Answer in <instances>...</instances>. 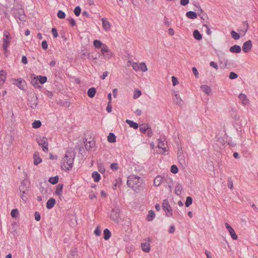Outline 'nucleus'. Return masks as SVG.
Wrapping results in <instances>:
<instances>
[{"label": "nucleus", "instance_id": "1", "mask_svg": "<svg viewBox=\"0 0 258 258\" xmlns=\"http://www.w3.org/2000/svg\"><path fill=\"white\" fill-rule=\"evenodd\" d=\"M76 157V153L72 149L67 150L61 165V168L65 171L71 170L73 166L74 160Z\"/></svg>", "mask_w": 258, "mask_h": 258}, {"label": "nucleus", "instance_id": "2", "mask_svg": "<svg viewBox=\"0 0 258 258\" xmlns=\"http://www.w3.org/2000/svg\"><path fill=\"white\" fill-rule=\"evenodd\" d=\"M127 185L136 192H138L139 187L142 188L145 186V183L140 177L133 175L128 177Z\"/></svg>", "mask_w": 258, "mask_h": 258}, {"label": "nucleus", "instance_id": "3", "mask_svg": "<svg viewBox=\"0 0 258 258\" xmlns=\"http://www.w3.org/2000/svg\"><path fill=\"white\" fill-rule=\"evenodd\" d=\"M12 14L17 20H19L21 22H25L26 20V16L22 8L12 9Z\"/></svg>", "mask_w": 258, "mask_h": 258}, {"label": "nucleus", "instance_id": "4", "mask_svg": "<svg viewBox=\"0 0 258 258\" xmlns=\"http://www.w3.org/2000/svg\"><path fill=\"white\" fill-rule=\"evenodd\" d=\"M36 142L39 146L42 147V150L47 153L48 152V139L45 137L38 136L36 138Z\"/></svg>", "mask_w": 258, "mask_h": 258}, {"label": "nucleus", "instance_id": "5", "mask_svg": "<svg viewBox=\"0 0 258 258\" xmlns=\"http://www.w3.org/2000/svg\"><path fill=\"white\" fill-rule=\"evenodd\" d=\"M162 207L164 211L166 212V216L169 217L172 216V210L167 199L163 200Z\"/></svg>", "mask_w": 258, "mask_h": 258}, {"label": "nucleus", "instance_id": "6", "mask_svg": "<svg viewBox=\"0 0 258 258\" xmlns=\"http://www.w3.org/2000/svg\"><path fill=\"white\" fill-rule=\"evenodd\" d=\"M11 82L13 84L16 85L20 89L23 90L26 86V81L21 78L18 79L13 78L12 79Z\"/></svg>", "mask_w": 258, "mask_h": 258}, {"label": "nucleus", "instance_id": "7", "mask_svg": "<svg viewBox=\"0 0 258 258\" xmlns=\"http://www.w3.org/2000/svg\"><path fill=\"white\" fill-rule=\"evenodd\" d=\"M177 158L179 163L184 168L187 165V162L185 160V156L182 151V150H178L177 153Z\"/></svg>", "mask_w": 258, "mask_h": 258}, {"label": "nucleus", "instance_id": "8", "mask_svg": "<svg viewBox=\"0 0 258 258\" xmlns=\"http://www.w3.org/2000/svg\"><path fill=\"white\" fill-rule=\"evenodd\" d=\"M158 147L160 149L163 150L164 153H165L166 150V145L167 144V142L166 141V139L164 137H160L158 139Z\"/></svg>", "mask_w": 258, "mask_h": 258}, {"label": "nucleus", "instance_id": "9", "mask_svg": "<svg viewBox=\"0 0 258 258\" xmlns=\"http://www.w3.org/2000/svg\"><path fill=\"white\" fill-rule=\"evenodd\" d=\"M120 210L118 208H112L110 212V218L114 221H117L119 217Z\"/></svg>", "mask_w": 258, "mask_h": 258}, {"label": "nucleus", "instance_id": "10", "mask_svg": "<svg viewBox=\"0 0 258 258\" xmlns=\"http://www.w3.org/2000/svg\"><path fill=\"white\" fill-rule=\"evenodd\" d=\"M38 97L35 95H33L30 98L28 99V105L32 109H35L38 104Z\"/></svg>", "mask_w": 258, "mask_h": 258}, {"label": "nucleus", "instance_id": "11", "mask_svg": "<svg viewBox=\"0 0 258 258\" xmlns=\"http://www.w3.org/2000/svg\"><path fill=\"white\" fill-rule=\"evenodd\" d=\"M102 54L106 58H110L112 56V52L108 47L105 44L101 49Z\"/></svg>", "mask_w": 258, "mask_h": 258}, {"label": "nucleus", "instance_id": "12", "mask_svg": "<svg viewBox=\"0 0 258 258\" xmlns=\"http://www.w3.org/2000/svg\"><path fill=\"white\" fill-rule=\"evenodd\" d=\"M252 47V42L250 40H248L245 42L242 46V50L245 52H248Z\"/></svg>", "mask_w": 258, "mask_h": 258}, {"label": "nucleus", "instance_id": "13", "mask_svg": "<svg viewBox=\"0 0 258 258\" xmlns=\"http://www.w3.org/2000/svg\"><path fill=\"white\" fill-rule=\"evenodd\" d=\"M225 226L228 232H229L231 238L233 240H236L238 238L237 235L235 233V231L233 229V228L227 223H225Z\"/></svg>", "mask_w": 258, "mask_h": 258}, {"label": "nucleus", "instance_id": "14", "mask_svg": "<svg viewBox=\"0 0 258 258\" xmlns=\"http://www.w3.org/2000/svg\"><path fill=\"white\" fill-rule=\"evenodd\" d=\"M85 147L87 150H91L95 146V142L93 139L87 141V140H85Z\"/></svg>", "mask_w": 258, "mask_h": 258}, {"label": "nucleus", "instance_id": "15", "mask_svg": "<svg viewBox=\"0 0 258 258\" xmlns=\"http://www.w3.org/2000/svg\"><path fill=\"white\" fill-rule=\"evenodd\" d=\"M34 164L37 165L42 162L38 152H35L33 155Z\"/></svg>", "mask_w": 258, "mask_h": 258}, {"label": "nucleus", "instance_id": "16", "mask_svg": "<svg viewBox=\"0 0 258 258\" xmlns=\"http://www.w3.org/2000/svg\"><path fill=\"white\" fill-rule=\"evenodd\" d=\"M149 241L150 240H149L148 242H142L141 244L142 250L145 252H148L150 250V245L149 243Z\"/></svg>", "mask_w": 258, "mask_h": 258}, {"label": "nucleus", "instance_id": "17", "mask_svg": "<svg viewBox=\"0 0 258 258\" xmlns=\"http://www.w3.org/2000/svg\"><path fill=\"white\" fill-rule=\"evenodd\" d=\"M55 203V200L54 198H51L47 201L46 205V208L48 209H51L54 207Z\"/></svg>", "mask_w": 258, "mask_h": 258}, {"label": "nucleus", "instance_id": "18", "mask_svg": "<svg viewBox=\"0 0 258 258\" xmlns=\"http://www.w3.org/2000/svg\"><path fill=\"white\" fill-rule=\"evenodd\" d=\"M229 50L232 53H238L241 52V48L239 45H234L230 48Z\"/></svg>", "mask_w": 258, "mask_h": 258}, {"label": "nucleus", "instance_id": "19", "mask_svg": "<svg viewBox=\"0 0 258 258\" xmlns=\"http://www.w3.org/2000/svg\"><path fill=\"white\" fill-rule=\"evenodd\" d=\"M201 88L208 95L212 94V89L209 86L203 85L201 86Z\"/></svg>", "mask_w": 258, "mask_h": 258}, {"label": "nucleus", "instance_id": "20", "mask_svg": "<svg viewBox=\"0 0 258 258\" xmlns=\"http://www.w3.org/2000/svg\"><path fill=\"white\" fill-rule=\"evenodd\" d=\"M163 177L161 175H157L154 179V185L155 186H159L162 183Z\"/></svg>", "mask_w": 258, "mask_h": 258}, {"label": "nucleus", "instance_id": "21", "mask_svg": "<svg viewBox=\"0 0 258 258\" xmlns=\"http://www.w3.org/2000/svg\"><path fill=\"white\" fill-rule=\"evenodd\" d=\"M101 21L104 29L105 30L109 29L110 28V24L107 20V18H103L102 19Z\"/></svg>", "mask_w": 258, "mask_h": 258}, {"label": "nucleus", "instance_id": "22", "mask_svg": "<svg viewBox=\"0 0 258 258\" xmlns=\"http://www.w3.org/2000/svg\"><path fill=\"white\" fill-rule=\"evenodd\" d=\"M63 185L62 184L59 183L56 188V190L55 191V194L58 196H61L62 193V188Z\"/></svg>", "mask_w": 258, "mask_h": 258}, {"label": "nucleus", "instance_id": "23", "mask_svg": "<svg viewBox=\"0 0 258 258\" xmlns=\"http://www.w3.org/2000/svg\"><path fill=\"white\" fill-rule=\"evenodd\" d=\"M93 45L96 48H101V49L103 46H105V44H103L100 40H94L93 41Z\"/></svg>", "mask_w": 258, "mask_h": 258}, {"label": "nucleus", "instance_id": "24", "mask_svg": "<svg viewBox=\"0 0 258 258\" xmlns=\"http://www.w3.org/2000/svg\"><path fill=\"white\" fill-rule=\"evenodd\" d=\"M78 257V254H77V248H74L71 249V250L70 251L69 254L68 255V258H77Z\"/></svg>", "mask_w": 258, "mask_h": 258}, {"label": "nucleus", "instance_id": "25", "mask_svg": "<svg viewBox=\"0 0 258 258\" xmlns=\"http://www.w3.org/2000/svg\"><path fill=\"white\" fill-rule=\"evenodd\" d=\"M96 93V89L94 87H91L88 89L87 95L90 98H92L95 96Z\"/></svg>", "mask_w": 258, "mask_h": 258}, {"label": "nucleus", "instance_id": "26", "mask_svg": "<svg viewBox=\"0 0 258 258\" xmlns=\"http://www.w3.org/2000/svg\"><path fill=\"white\" fill-rule=\"evenodd\" d=\"M125 122L130 125L131 127H132L134 129H137L139 127L138 124L133 120L126 119Z\"/></svg>", "mask_w": 258, "mask_h": 258}, {"label": "nucleus", "instance_id": "27", "mask_svg": "<svg viewBox=\"0 0 258 258\" xmlns=\"http://www.w3.org/2000/svg\"><path fill=\"white\" fill-rule=\"evenodd\" d=\"M92 176L94 179V181L96 182H99L101 179L100 174L97 171L93 172Z\"/></svg>", "mask_w": 258, "mask_h": 258}, {"label": "nucleus", "instance_id": "28", "mask_svg": "<svg viewBox=\"0 0 258 258\" xmlns=\"http://www.w3.org/2000/svg\"><path fill=\"white\" fill-rule=\"evenodd\" d=\"M111 235V232L107 228L105 229L103 231V238L105 240H108Z\"/></svg>", "mask_w": 258, "mask_h": 258}, {"label": "nucleus", "instance_id": "29", "mask_svg": "<svg viewBox=\"0 0 258 258\" xmlns=\"http://www.w3.org/2000/svg\"><path fill=\"white\" fill-rule=\"evenodd\" d=\"M140 131L142 134H145L149 128L148 124L143 123L141 124L140 126Z\"/></svg>", "mask_w": 258, "mask_h": 258}, {"label": "nucleus", "instance_id": "30", "mask_svg": "<svg viewBox=\"0 0 258 258\" xmlns=\"http://www.w3.org/2000/svg\"><path fill=\"white\" fill-rule=\"evenodd\" d=\"M186 16L191 19H195L197 18V14L193 11H188L186 13Z\"/></svg>", "mask_w": 258, "mask_h": 258}, {"label": "nucleus", "instance_id": "31", "mask_svg": "<svg viewBox=\"0 0 258 258\" xmlns=\"http://www.w3.org/2000/svg\"><path fill=\"white\" fill-rule=\"evenodd\" d=\"M11 39V37L10 33L8 31H5L4 32L3 42H10Z\"/></svg>", "mask_w": 258, "mask_h": 258}, {"label": "nucleus", "instance_id": "32", "mask_svg": "<svg viewBox=\"0 0 258 258\" xmlns=\"http://www.w3.org/2000/svg\"><path fill=\"white\" fill-rule=\"evenodd\" d=\"M239 98L242 101L243 104L245 105L248 102L246 96L243 93H240L238 96Z\"/></svg>", "mask_w": 258, "mask_h": 258}, {"label": "nucleus", "instance_id": "33", "mask_svg": "<svg viewBox=\"0 0 258 258\" xmlns=\"http://www.w3.org/2000/svg\"><path fill=\"white\" fill-rule=\"evenodd\" d=\"M194 38L197 40H200L202 39V35L200 33L198 30H195L193 32Z\"/></svg>", "mask_w": 258, "mask_h": 258}, {"label": "nucleus", "instance_id": "34", "mask_svg": "<svg viewBox=\"0 0 258 258\" xmlns=\"http://www.w3.org/2000/svg\"><path fill=\"white\" fill-rule=\"evenodd\" d=\"M107 140L109 143H114L116 142V136L113 133H110L107 137Z\"/></svg>", "mask_w": 258, "mask_h": 258}, {"label": "nucleus", "instance_id": "35", "mask_svg": "<svg viewBox=\"0 0 258 258\" xmlns=\"http://www.w3.org/2000/svg\"><path fill=\"white\" fill-rule=\"evenodd\" d=\"M35 78L37 79V80L38 81H39V82L41 84H44L45 83H46L47 82V78L46 76H42L39 75V76H37L35 77Z\"/></svg>", "mask_w": 258, "mask_h": 258}, {"label": "nucleus", "instance_id": "36", "mask_svg": "<svg viewBox=\"0 0 258 258\" xmlns=\"http://www.w3.org/2000/svg\"><path fill=\"white\" fill-rule=\"evenodd\" d=\"M59 177L58 175H56L54 177H50L48 181L52 184H55L58 182Z\"/></svg>", "mask_w": 258, "mask_h": 258}, {"label": "nucleus", "instance_id": "37", "mask_svg": "<svg viewBox=\"0 0 258 258\" xmlns=\"http://www.w3.org/2000/svg\"><path fill=\"white\" fill-rule=\"evenodd\" d=\"M175 98L174 99V101L178 105H182V100L177 93L175 94Z\"/></svg>", "mask_w": 258, "mask_h": 258}, {"label": "nucleus", "instance_id": "38", "mask_svg": "<svg viewBox=\"0 0 258 258\" xmlns=\"http://www.w3.org/2000/svg\"><path fill=\"white\" fill-rule=\"evenodd\" d=\"M28 188V187L26 186V185L24 181H23L19 186V190L20 192L23 191V194H25V191L27 190Z\"/></svg>", "mask_w": 258, "mask_h": 258}, {"label": "nucleus", "instance_id": "39", "mask_svg": "<svg viewBox=\"0 0 258 258\" xmlns=\"http://www.w3.org/2000/svg\"><path fill=\"white\" fill-rule=\"evenodd\" d=\"M155 214L153 210H150L149 211L147 220L149 221H152L153 219L155 218Z\"/></svg>", "mask_w": 258, "mask_h": 258}, {"label": "nucleus", "instance_id": "40", "mask_svg": "<svg viewBox=\"0 0 258 258\" xmlns=\"http://www.w3.org/2000/svg\"><path fill=\"white\" fill-rule=\"evenodd\" d=\"M31 84L32 85L35 87V88H41V86L39 85L38 80L37 79L34 77L31 81Z\"/></svg>", "mask_w": 258, "mask_h": 258}, {"label": "nucleus", "instance_id": "41", "mask_svg": "<svg viewBox=\"0 0 258 258\" xmlns=\"http://www.w3.org/2000/svg\"><path fill=\"white\" fill-rule=\"evenodd\" d=\"M139 70L143 72L147 71L148 68L145 62H141L139 64Z\"/></svg>", "mask_w": 258, "mask_h": 258}, {"label": "nucleus", "instance_id": "42", "mask_svg": "<svg viewBox=\"0 0 258 258\" xmlns=\"http://www.w3.org/2000/svg\"><path fill=\"white\" fill-rule=\"evenodd\" d=\"M182 190V187L181 185H177L175 187V192L177 195H180L181 194Z\"/></svg>", "mask_w": 258, "mask_h": 258}, {"label": "nucleus", "instance_id": "43", "mask_svg": "<svg viewBox=\"0 0 258 258\" xmlns=\"http://www.w3.org/2000/svg\"><path fill=\"white\" fill-rule=\"evenodd\" d=\"M41 125V122L38 120H35L32 123V127L34 128H38L40 127Z\"/></svg>", "mask_w": 258, "mask_h": 258}, {"label": "nucleus", "instance_id": "44", "mask_svg": "<svg viewBox=\"0 0 258 258\" xmlns=\"http://www.w3.org/2000/svg\"><path fill=\"white\" fill-rule=\"evenodd\" d=\"M231 35L234 40H238L240 38V35L234 30L231 31Z\"/></svg>", "mask_w": 258, "mask_h": 258}, {"label": "nucleus", "instance_id": "45", "mask_svg": "<svg viewBox=\"0 0 258 258\" xmlns=\"http://www.w3.org/2000/svg\"><path fill=\"white\" fill-rule=\"evenodd\" d=\"M19 214L18 210L17 209H13L11 212V215L13 218H17Z\"/></svg>", "mask_w": 258, "mask_h": 258}, {"label": "nucleus", "instance_id": "46", "mask_svg": "<svg viewBox=\"0 0 258 258\" xmlns=\"http://www.w3.org/2000/svg\"><path fill=\"white\" fill-rule=\"evenodd\" d=\"M192 203V199L191 197H187L186 199V202L185 203V206L188 207Z\"/></svg>", "mask_w": 258, "mask_h": 258}, {"label": "nucleus", "instance_id": "47", "mask_svg": "<svg viewBox=\"0 0 258 258\" xmlns=\"http://www.w3.org/2000/svg\"><path fill=\"white\" fill-rule=\"evenodd\" d=\"M141 91L139 89L135 90L134 93V99H137L139 98L141 95Z\"/></svg>", "mask_w": 258, "mask_h": 258}, {"label": "nucleus", "instance_id": "48", "mask_svg": "<svg viewBox=\"0 0 258 258\" xmlns=\"http://www.w3.org/2000/svg\"><path fill=\"white\" fill-rule=\"evenodd\" d=\"M57 17L59 18V19H64L66 17V14L64 12H63L61 10H59L57 12Z\"/></svg>", "mask_w": 258, "mask_h": 258}, {"label": "nucleus", "instance_id": "49", "mask_svg": "<svg viewBox=\"0 0 258 258\" xmlns=\"http://www.w3.org/2000/svg\"><path fill=\"white\" fill-rule=\"evenodd\" d=\"M74 12L76 16H79L81 13V8L80 6H77L74 11Z\"/></svg>", "mask_w": 258, "mask_h": 258}, {"label": "nucleus", "instance_id": "50", "mask_svg": "<svg viewBox=\"0 0 258 258\" xmlns=\"http://www.w3.org/2000/svg\"><path fill=\"white\" fill-rule=\"evenodd\" d=\"M228 61L224 60L223 61H220V67L221 69H224L226 68Z\"/></svg>", "mask_w": 258, "mask_h": 258}, {"label": "nucleus", "instance_id": "51", "mask_svg": "<svg viewBox=\"0 0 258 258\" xmlns=\"http://www.w3.org/2000/svg\"><path fill=\"white\" fill-rule=\"evenodd\" d=\"M10 42H3V48L4 50L5 51V53L6 54L8 51V48L9 46Z\"/></svg>", "mask_w": 258, "mask_h": 258}, {"label": "nucleus", "instance_id": "52", "mask_svg": "<svg viewBox=\"0 0 258 258\" xmlns=\"http://www.w3.org/2000/svg\"><path fill=\"white\" fill-rule=\"evenodd\" d=\"M170 171L172 173L176 174L178 172V168L175 165H173L171 167Z\"/></svg>", "mask_w": 258, "mask_h": 258}, {"label": "nucleus", "instance_id": "53", "mask_svg": "<svg viewBox=\"0 0 258 258\" xmlns=\"http://www.w3.org/2000/svg\"><path fill=\"white\" fill-rule=\"evenodd\" d=\"M110 168L114 171H116L118 169L119 167L117 163H113L110 165Z\"/></svg>", "mask_w": 258, "mask_h": 258}, {"label": "nucleus", "instance_id": "54", "mask_svg": "<svg viewBox=\"0 0 258 258\" xmlns=\"http://www.w3.org/2000/svg\"><path fill=\"white\" fill-rule=\"evenodd\" d=\"M238 75L234 72H231L230 73L229 78L231 80H233L237 78Z\"/></svg>", "mask_w": 258, "mask_h": 258}, {"label": "nucleus", "instance_id": "55", "mask_svg": "<svg viewBox=\"0 0 258 258\" xmlns=\"http://www.w3.org/2000/svg\"><path fill=\"white\" fill-rule=\"evenodd\" d=\"M98 171L101 173H104L105 171V168L104 167V166L102 164H99L98 165Z\"/></svg>", "mask_w": 258, "mask_h": 258}, {"label": "nucleus", "instance_id": "56", "mask_svg": "<svg viewBox=\"0 0 258 258\" xmlns=\"http://www.w3.org/2000/svg\"><path fill=\"white\" fill-rule=\"evenodd\" d=\"M35 219L37 221H39L41 219V216L38 212H35L34 213Z\"/></svg>", "mask_w": 258, "mask_h": 258}, {"label": "nucleus", "instance_id": "57", "mask_svg": "<svg viewBox=\"0 0 258 258\" xmlns=\"http://www.w3.org/2000/svg\"><path fill=\"white\" fill-rule=\"evenodd\" d=\"M227 186L230 189L233 188V182L231 177H229L228 179Z\"/></svg>", "mask_w": 258, "mask_h": 258}, {"label": "nucleus", "instance_id": "58", "mask_svg": "<svg viewBox=\"0 0 258 258\" xmlns=\"http://www.w3.org/2000/svg\"><path fill=\"white\" fill-rule=\"evenodd\" d=\"M51 32L54 38H56L58 37L57 29L55 28H52L51 29Z\"/></svg>", "mask_w": 258, "mask_h": 258}, {"label": "nucleus", "instance_id": "59", "mask_svg": "<svg viewBox=\"0 0 258 258\" xmlns=\"http://www.w3.org/2000/svg\"><path fill=\"white\" fill-rule=\"evenodd\" d=\"M172 82L173 86L177 85L179 83L177 78L175 76L172 77Z\"/></svg>", "mask_w": 258, "mask_h": 258}, {"label": "nucleus", "instance_id": "60", "mask_svg": "<svg viewBox=\"0 0 258 258\" xmlns=\"http://www.w3.org/2000/svg\"><path fill=\"white\" fill-rule=\"evenodd\" d=\"M192 71L193 72V73L196 78H199V73L196 67H193L192 68Z\"/></svg>", "mask_w": 258, "mask_h": 258}, {"label": "nucleus", "instance_id": "61", "mask_svg": "<svg viewBox=\"0 0 258 258\" xmlns=\"http://www.w3.org/2000/svg\"><path fill=\"white\" fill-rule=\"evenodd\" d=\"M243 24L244 27H245L244 30L243 31V35H244L247 31L248 29V24L247 21H244L243 22Z\"/></svg>", "mask_w": 258, "mask_h": 258}, {"label": "nucleus", "instance_id": "62", "mask_svg": "<svg viewBox=\"0 0 258 258\" xmlns=\"http://www.w3.org/2000/svg\"><path fill=\"white\" fill-rule=\"evenodd\" d=\"M41 46H42V48L44 49V50H46L48 48V44H47V42L46 40H43L42 42V43H41Z\"/></svg>", "mask_w": 258, "mask_h": 258}, {"label": "nucleus", "instance_id": "63", "mask_svg": "<svg viewBox=\"0 0 258 258\" xmlns=\"http://www.w3.org/2000/svg\"><path fill=\"white\" fill-rule=\"evenodd\" d=\"M139 64L137 62H134L132 65L133 69L135 71H139Z\"/></svg>", "mask_w": 258, "mask_h": 258}, {"label": "nucleus", "instance_id": "64", "mask_svg": "<svg viewBox=\"0 0 258 258\" xmlns=\"http://www.w3.org/2000/svg\"><path fill=\"white\" fill-rule=\"evenodd\" d=\"M194 5L195 7L198 9V11L202 13L203 12V10L201 9L200 4L198 2H196L194 4Z\"/></svg>", "mask_w": 258, "mask_h": 258}]
</instances>
